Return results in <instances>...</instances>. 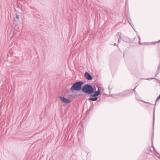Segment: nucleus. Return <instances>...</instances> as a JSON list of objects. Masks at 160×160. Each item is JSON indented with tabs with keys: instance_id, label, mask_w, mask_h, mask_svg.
Returning a JSON list of instances; mask_svg holds the SVG:
<instances>
[{
	"instance_id": "9d476101",
	"label": "nucleus",
	"mask_w": 160,
	"mask_h": 160,
	"mask_svg": "<svg viewBox=\"0 0 160 160\" xmlns=\"http://www.w3.org/2000/svg\"><path fill=\"white\" fill-rule=\"evenodd\" d=\"M136 87H135V88L133 89V91H134V92H135V94H136V98L137 100H140V99H140V98H139V97L137 95H136V92H136L135 89H136Z\"/></svg>"
},
{
	"instance_id": "f8f14e48",
	"label": "nucleus",
	"mask_w": 160,
	"mask_h": 160,
	"mask_svg": "<svg viewBox=\"0 0 160 160\" xmlns=\"http://www.w3.org/2000/svg\"><path fill=\"white\" fill-rule=\"evenodd\" d=\"M160 69H159V67H158V69L156 71V74H155V76H157L158 73L160 72Z\"/></svg>"
},
{
	"instance_id": "6ab92c4d",
	"label": "nucleus",
	"mask_w": 160,
	"mask_h": 160,
	"mask_svg": "<svg viewBox=\"0 0 160 160\" xmlns=\"http://www.w3.org/2000/svg\"><path fill=\"white\" fill-rule=\"evenodd\" d=\"M153 133H152V143H153Z\"/></svg>"
},
{
	"instance_id": "f03ea898",
	"label": "nucleus",
	"mask_w": 160,
	"mask_h": 160,
	"mask_svg": "<svg viewBox=\"0 0 160 160\" xmlns=\"http://www.w3.org/2000/svg\"><path fill=\"white\" fill-rule=\"evenodd\" d=\"M84 82L82 81L77 82L73 84L71 88V90L72 92L80 91L82 90V86Z\"/></svg>"
},
{
	"instance_id": "412c9836",
	"label": "nucleus",
	"mask_w": 160,
	"mask_h": 160,
	"mask_svg": "<svg viewBox=\"0 0 160 160\" xmlns=\"http://www.w3.org/2000/svg\"><path fill=\"white\" fill-rule=\"evenodd\" d=\"M127 39L126 41V42H128L129 41V38H126Z\"/></svg>"
},
{
	"instance_id": "393cba45",
	"label": "nucleus",
	"mask_w": 160,
	"mask_h": 160,
	"mask_svg": "<svg viewBox=\"0 0 160 160\" xmlns=\"http://www.w3.org/2000/svg\"><path fill=\"white\" fill-rule=\"evenodd\" d=\"M159 69H160V66H159Z\"/></svg>"
},
{
	"instance_id": "ddd939ff",
	"label": "nucleus",
	"mask_w": 160,
	"mask_h": 160,
	"mask_svg": "<svg viewBox=\"0 0 160 160\" xmlns=\"http://www.w3.org/2000/svg\"><path fill=\"white\" fill-rule=\"evenodd\" d=\"M97 87L98 88V91L99 90V91L101 92V88L100 87V86H99L98 85H97Z\"/></svg>"
},
{
	"instance_id": "5701e85b",
	"label": "nucleus",
	"mask_w": 160,
	"mask_h": 160,
	"mask_svg": "<svg viewBox=\"0 0 160 160\" xmlns=\"http://www.w3.org/2000/svg\"><path fill=\"white\" fill-rule=\"evenodd\" d=\"M149 150H150V151L151 152H152V150H151V148H150Z\"/></svg>"
},
{
	"instance_id": "dca6fc26",
	"label": "nucleus",
	"mask_w": 160,
	"mask_h": 160,
	"mask_svg": "<svg viewBox=\"0 0 160 160\" xmlns=\"http://www.w3.org/2000/svg\"><path fill=\"white\" fill-rule=\"evenodd\" d=\"M128 22H129V23L131 25V26L132 27V28H133V27H132V24H131V23H132V21H131V20H129L128 21Z\"/></svg>"
},
{
	"instance_id": "9b49d317",
	"label": "nucleus",
	"mask_w": 160,
	"mask_h": 160,
	"mask_svg": "<svg viewBox=\"0 0 160 160\" xmlns=\"http://www.w3.org/2000/svg\"><path fill=\"white\" fill-rule=\"evenodd\" d=\"M152 79H155L158 82L160 83V81L159 79H158L155 78H148L147 79H146L148 80H151Z\"/></svg>"
},
{
	"instance_id": "39448f33",
	"label": "nucleus",
	"mask_w": 160,
	"mask_h": 160,
	"mask_svg": "<svg viewBox=\"0 0 160 160\" xmlns=\"http://www.w3.org/2000/svg\"><path fill=\"white\" fill-rule=\"evenodd\" d=\"M95 92L94 94H91V96L92 97H96L98 96L101 93L100 91H97L96 90V88H94Z\"/></svg>"
},
{
	"instance_id": "f3484780",
	"label": "nucleus",
	"mask_w": 160,
	"mask_h": 160,
	"mask_svg": "<svg viewBox=\"0 0 160 160\" xmlns=\"http://www.w3.org/2000/svg\"><path fill=\"white\" fill-rule=\"evenodd\" d=\"M71 91H72L71 90V88L70 89H68L66 90V92L68 93L70 92Z\"/></svg>"
},
{
	"instance_id": "b1692460",
	"label": "nucleus",
	"mask_w": 160,
	"mask_h": 160,
	"mask_svg": "<svg viewBox=\"0 0 160 160\" xmlns=\"http://www.w3.org/2000/svg\"><path fill=\"white\" fill-rule=\"evenodd\" d=\"M114 45V46H116L117 45H116V43H115Z\"/></svg>"
},
{
	"instance_id": "aec40b11",
	"label": "nucleus",
	"mask_w": 160,
	"mask_h": 160,
	"mask_svg": "<svg viewBox=\"0 0 160 160\" xmlns=\"http://www.w3.org/2000/svg\"><path fill=\"white\" fill-rule=\"evenodd\" d=\"M16 18L18 19L19 18V16L18 14H17L16 16Z\"/></svg>"
},
{
	"instance_id": "f257e3e1",
	"label": "nucleus",
	"mask_w": 160,
	"mask_h": 160,
	"mask_svg": "<svg viewBox=\"0 0 160 160\" xmlns=\"http://www.w3.org/2000/svg\"><path fill=\"white\" fill-rule=\"evenodd\" d=\"M82 90L85 93L90 95L94 92V89L91 85H85L82 88Z\"/></svg>"
},
{
	"instance_id": "a211bd4d",
	"label": "nucleus",
	"mask_w": 160,
	"mask_h": 160,
	"mask_svg": "<svg viewBox=\"0 0 160 160\" xmlns=\"http://www.w3.org/2000/svg\"><path fill=\"white\" fill-rule=\"evenodd\" d=\"M138 43L140 44V38H139V36H138Z\"/></svg>"
},
{
	"instance_id": "20e7f679",
	"label": "nucleus",
	"mask_w": 160,
	"mask_h": 160,
	"mask_svg": "<svg viewBox=\"0 0 160 160\" xmlns=\"http://www.w3.org/2000/svg\"><path fill=\"white\" fill-rule=\"evenodd\" d=\"M85 76L86 78L88 80H91L92 79V77L88 72H86L85 74Z\"/></svg>"
},
{
	"instance_id": "4468645a",
	"label": "nucleus",
	"mask_w": 160,
	"mask_h": 160,
	"mask_svg": "<svg viewBox=\"0 0 160 160\" xmlns=\"http://www.w3.org/2000/svg\"><path fill=\"white\" fill-rule=\"evenodd\" d=\"M154 113V115H153V128H154V119H155Z\"/></svg>"
},
{
	"instance_id": "0eeeda50",
	"label": "nucleus",
	"mask_w": 160,
	"mask_h": 160,
	"mask_svg": "<svg viewBox=\"0 0 160 160\" xmlns=\"http://www.w3.org/2000/svg\"><path fill=\"white\" fill-rule=\"evenodd\" d=\"M125 96V92H123L120 93L116 94L115 95V97H118V96H120V97H123Z\"/></svg>"
},
{
	"instance_id": "7ed1b4c3",
	"label": "nucleus",
	"mask_w": 160,
	"mask_h": 160,
	"mask_svg": "<svg viewBox=\"0 0 160 160\" xmlns=\"http://www.w3.org/2000/svg\"><path fill=\"white\" fill-rule=\"evenodd\" d=\"M59 98L61 101L66 103H68L70 102V100L69 99L67 98L63 97L60 96L59 97Z\"/></svg>"
},
{
	"instance_id": "6e6552de",
	"label": "nucleus",
	"mask_w": 160,
	"mask_h": 160,
	"mask_svg": "<svg viewBox=\"0 0 160 160\" xmlns=\"http://www.w3.org/2000/svg\"><path fill=\"white\" fill-rule=\"evenodd\" d=\"M98 97H94V98L93 97H90L88 98V100H91L92 101H95L98 100Z\"/></svg>"
},
{
	"instance_id": "4be33fe9",
	"label": "nucleus",
	"mask_w": 160,
	"mask_h": 160,
	"mask_svg": "<svg viewBox=\"0 0 160 160\" xmlns=\"http://www.w3.org/2000/svg\"><path fill=\"white\" fill-rule=\"evenodd\" d=\"M127 4H128V2H126V6H127Z\"/></svg>"
},
{
	"instance_id": "423d86ee",
	"label": "nucleus",
	"mask_w": 160,
	"mask_h": 160,
	"mask_svg": "<svg viewBox=\"0 0 160 160\" xmlns=\"http://www.w3.org/2000/svg\"><path fill=\"white\" fill-rule=\"evenodd\" d=\"M121 33L120 32H118L117 33V34L116 35V37L119 38L118 40V43H120V39L121 38Z\"/></svg>"
},
{
	"instance_id": "1a4fd4ad",
	"label": "nucleus",
	"mask_w": 160,
	"mask_h": 160,
	"mask_svg": "<svg viewBox=\"0 0 160 160\" xmlns=\"http://www.w3.org/2000/svg\"><path fill=\"white\" fill-rule=\"evenodd\" d=\"M131 91L132 90H127L126 91H124L123 92H125V96H126L130 94Z\"/></svg>"
},
{
	"instance_id": "2eb2a0df",
	"label": "nucleus",
	"mask_w": 160,
	"mask_h": 160,
	"mask_svg": "<svg viewBox=\"0 0 160 160\" xmlns=\"http://www.w3.org/2000/svg\"><path fill=\"white\" fill-rule=\"evenodd\" d=\"M159 42H160V40L159 41L157 42H152L151 43H153V44H156L157 43H159Z\"/></svg>"
}]
</instances>
